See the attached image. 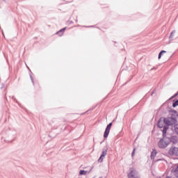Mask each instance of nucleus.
Instances as JSON below:
<instances>
[{"mask_svg":"<svg viewBox=\"0 0 178 178\" xmlns=\"http://www.w3.org/2000/svg\"><path fill=\"white\" fill-rule=\"evenodd\" d=\"M176 106H178V100L175 101V102L172 104V107H173V108H176Z\"/></svg>","mask_w":178,"mask_h":178,"instance_id":"4468645a","label":"nucleus"},{"mask_svg":"<svg viewBox=\"0 0 178 178\" xmlns=\"http://www.w3.org/2000/svg\"><path fill=\"white\" fill-rule=\"evenodd\" d=\"M168 140H169V144H170V143H172V144H177L178 143V138L176 136H172L171 137H168Z\"/></svg>","mask_w":178,"mask_h":178,"instance_id":"0eeeda50","label":"nucleus"},{"mask_svg":"<svg viewBox=\"0 0 178 178\" xmlns=\"http://www.w3.org/2000/svg\"><path fill=\"white\" fill-rule=\"evenodd\" d=\"M4 86H5V85H3V86L1 87V88H3Z\"/></svg>","mask_w":178,"mask_h":178,"instance_id":"aec40b11","label":"nucleus"},{"mask_svg":"<svg viewBox=\"0 0 178 178\" xmlns=\"http://www.w3.org/2000/svg\"><path fill=\"white\" fill-rule=\"evenodd\" d=\"M163 139H161L159 143H158V145L159 148H166V147H168V145H169V137H166V134L165 135H163Z\"/></svg>","mask_w":178,"mask_h":178,"instance_id":"f03ea898","label":"nucleus"},{"mask_svg":"<svg viewBox=\"0 0 178 178\" xmlns=\"http://www.w3.org/2000/svg\"><path fill=\"white\" fill-rule=\"evenodd\" d=\"M112 127V122L109 123L106 129H105V131H104V137L105 138H108V136H109V133L111 131V128Z\"/></svg>","mask_w":178,"mask_h":178,"instance_id":"20e7f679","label":"nucleus"},{"mask_svg":"<svg viewBox=\"0 0 178 178\" xmlns=\"http://www.w3.org/2000/svg\"><path fill=\"white\" fill-rule=\"evenodd\" d=\"M154 94H155V91H153V92H152V95H154Z\"/></svg>","mask_w":178,"mask_h":178,"instance_id":"6ab92c4d","label":"nucleus"},{"mask_svg":"<svg viewBox=\"0 0 178 178\" xmlns=\"http://www.w3.org/2000/svg\"><path fill=\"white\" fill-rule=\"evenodd\" d=\"M151 70H154V68H152Z\"/></svg>","mask_w":178,"mask_h":178,"instance_id":"4be33fe9","label":"nucleus"},{"mask_svg":"<svg viewBox=\"0 0 178 178\" xmlns=\"http://www.w3.org/2000/svg\"><path fill=\"white\" fill-rule=\"evenodd\" d=\"M135 152H136V148H134L133 152H132V154H131L132 156H134Z\"/></svg>","mask_w":178,"mask_h":178,"instance_id":"dca6fc26","label":"nucleus"},{"mask_svg":"<svg viewBox=\"0 0 178 178\" xmlns=\"http://www.w3.org/2000/svg\"><path fill=\"white\" fill-rule=\"evenodd\" d=\"M160 52H161V54H166V51H165V50H162Z\"/></svg>","mask_w":178,"mask_h":178,"instance_id":"f3484780","label":"nucleus"},{"mask_svg":"<svg viewBox=\"0 0 178 178\" xmlns=\"http://www.w3.org/2000/svg\"><path fill=\"white\" fill-rule=\"evenodd\" d=\"M157 126L158 127H159V129H163V127L166 126V124L165 122V118H163V120H162V118H160V120L158 121Z\"/></svg>","mask_w":178,"mask_h":178,"instance_id":"423d86ee","label":"nucleus"},{"mask_svg":"<svg viewBox=\"0 0 178 178\" xmlns=\"http://www.w3.org/2000/svg\"><path fill=\"white\" fill-rule=\"evenodd\" d=\"M166 178H172V177H167Z\"/></svg>","mask_w":178,"mask_h":178,"instance_id":"412c9836","label":"nucleus"},{"mask_svg":"<svg viewBox=\"0 0 178 178\" xmlns=\"http://www.w3.org/2000/svg\"><path fill=\"white\" fill-rule=\"evenodd\" d=\"M107 154H108V147H104L102 154L100 156L99 159H98V162H103L104 158H105V156H106Z\"/></svg>","mask_w":178,"mask_h":178,"instance_id":"7ed1b4c3","label":"nucleus"},{"mask_svg":"<svg viewBox=\"0 0 178 178\" xmlns=\"http://www.w3.org/2000/svg\"><path fill=\"white\" fill-rule=\"evenodd\" d=\"M172 130L178 136V124H176L175 125H174V127H173Z\"/></svg>","mask_w":178,"mask_h":178,"instance_id":"9d476101","label":"nucleus"},{"mask_svg":"<svg viewBox=\"0 0 178 178\" xmlns=\"http://www.w3.org/2000/svg\"><path fill=\"white\" fill-rule=\"evenodd\" d=\"M30 78H31V80L32 83H34V81L33 80V76H31Z\"/></svg>","mask_w":178,"mask_h":178,"instance_id":"a211bd4d","label":"nucleus"},{"mask_svg":"<svg viewBox=\"0 0 178 178\" xmlns=\"http://www.w3.org/2000/svg\"><path fill=\"white\" fill-rule=\"evenodd\" d=\"M65 30H66V28L60 29L56 33V34H58L60 37H62V35H63V31H65Z\"/></svg>","mask_w":178,"mask_h":178,"instance_id":"1a4fd4ad","label":"nucleus"},{"mask_svg":"<svg viewBox=\"0 0 178 178\" xmlns=\"http://www.w3.org/2000/svg\"><path fill=\"white\" fill-rule=\"evenodd\" d=\"M155 156H156V152H152L150 158L151 159H154Z\"/></svg>","mask_w":178,"mask_h":178,"instance_id":"f8f14e48","label":"nucleus"},{"mask_svg":"<svg viewBox=\"0 0 178 178\" xmlns=\"http://www.w3.org/2000/svg\"><path fill=\"white\" fill-rule=\"evenodd\" d=\"M79 175H87V171H86V170H81L80 171H79Z\"/></svg>","mask_w":178,"mask_h":178,"instance_id":"ddd939ff","label":"nucleus"},{"mask_svg":"<svg viewBox=\"0 0 178 178\" xmlns=\"http://www.w3.org/2000/svg\"><path fill=\"white\" fill-rule=\"evenodd\" d=\"M170 155H175L178 156V148L177 147H171L169 150Z\"/></svg>","mask_w":178,"mask_h":178,"instance_id":"39448f33","label":"nucleus"},{"mask_svg":"<svg viewBox=\"0 0 178 178\" xmlns=\"http://www.w3.org/2000/svg\"><path fill=\"white\" fill-rule=\"evenodd\" d=\"M164 122L165 123V125L163 127V136L166 135V132L168 131V129H169V126H173V124H176L177 123V120L173 117H169L167 118H164Z\"/></svg>","mask_w":178,"mask_h":178,"instance_id":"f257e3e1","label":"nucleus"},{"mask_svg":"<svg viewBox=\"0 0 178 178\" xmlns=\"http://www.w3.org/2000/svg\"><path fill=\"white\" fill-rule=\"evenodd\" d=\"M175 33H176V31L175 30H174V31H172L171 32L170 35L169 37L170 41H173V35H175Z\"/></svg>","mask_w":178,"mask_h":178,"instance_id":"9b49d317","label":"nucleus"},{"mask_svg":"<svg viewBox=\"0 0 178 178\" xmlns=\"http://www.w3.org/2000/svg\"><path fill=\"white\" fill-rule=\"evenodd\" d=\"M129 178H140L137 175V172L134 170H131L130 172L128 174Z\"/></svg>","mask_w":178,"mask_h":178,"instance_id":"6e6552de","label":"nucleus"},{"mask_svg":"<svg viewBox=\"0 0 178 178\" xmlns=\"http://www.w3.org/2000/svg\"><path fill=\"white\" fill-rule=\"evenodd\" d=\"M162 55H163V53L160 51V53L159 54V59H161V58H162Z\"/></svg>","mask_w":178,"mask_h":178,"instance_id":"2eb2a0df","label":"nucleus"}]
</instances>
